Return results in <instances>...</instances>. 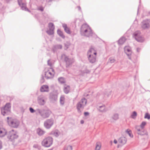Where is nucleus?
<instances>
[{
    "instance_id": "nucleus-1",
    "label": "nucleus",
    "mask_w": 150,
    "mask_h": 150,
    "mask_svg": "<svg viewBox=\"0 0 150 150\" xmlns=\"http://www.w3.org/2000/svg\"><path fill=\"white\" fill-rule=\"evenodd\" d=\"M81 34L87 37L96 38V35L92 31L91 28L86 24L82 25L80 30Z\"/></svg>"
},
{
    "instance_id": "nucleus-2",
    "label": "nucleus",
    "mask_w": 150,
    "mask_h": 150,
    "mask_svg": "<svg viewBox=\"0 0 150 150\" xmlns=\"http://www.w3.org/2000/svg\"><path fill=\"white\" fill-rule=\"evenodd\" d=\"M97 53L94 48H91L87 52L89 62L93 63L95 62L96 60V56Z\"/></svg>"
},
{
    "instance_id": "nucleus-3",
    "label": "nucleus",
    "mask_w": 150,
    "mask_h": 150,
    "mask_svg": "<svg viewBox=\"0 0 150 150\" xmlns=\"http://www.w3.org/2000/svg\"><path fill=\"white\" fill-rule=\"evenodd\" d=\"M87 100L84 98H82L81 100L76 105V108L79 113H81L86 106Z\"/></svg>"
},
{
    "instance_id": "nucleus-4",
    "label": "nucleus",
    "mask_w": 150,
    "mask_h": 150,
    "mask_svg": "<svg viewBox=\"0 0 150 150\" xmlns=\"http://www.w3.org/2000/svg\"><path fill=\"white\" fill-rule=\"evenodd\" d=\"M7 122L10 127L13 128H17L19 125V122L16 119H14L11 117H7Z\"/></svg>"
},
{
    "instance_id": "nucleus-5",
    "label": "nucleus",
    "mask_w": 150,
    "mask_h": 150,
    "mask_svg": "<svg viewBox=\"0 0 150 150\" xmlns=\"http://www.w3.org/2000/svg\"><path fill=\"white\" fill-rule=\"evenodd\" d=\"M18 137V135L16 131L12 129L7 134V138L10 141L13 142Z\"/></svg>"
},
{
    "instance_id": "nucleus-6",
    "label": "nucleus",
    "mask_w": 150,
    "mask_h": 150,
    "mask_svg": "<svg viewBox=\"0 0 150 150\" xmlns=\"http://www.w3.org/2000/svg\"><path fill=\"white\" fill-rule=\"evenodd\" d=\"M38 115L43 119L48 118L51 113V111L49 110L40 109L38 112Z\"/></svg>"
},
{
    "instance_id": "nucleus-7",
    "label": "nucleus",
    "mask_w": 150,
    "mask_h": 150,
    "mask_svg": "<svg viewBox=\"0 0 150 150\" xmlns=\"http://www.w3.org/2000/svg\"><path fill=\"white\" fill-rule=\"evenodd\" d=\"M11 105L9 103H6L5 106L1 109L2 114L4 115H7L10 113Z\"/></svg>"
},
{
    "instance_id": "nucleus-8",
    "label": "nucleus",
    "mask_w": 150,
    "mask_h": 150,
    "mask_svg": "<svg viewBox=\"0 0 150 150\" xmlns=\"http://www.w3.org/2000/svg\"><path fill=\"white\" fill-rule=\"evenodd\" d=\"M53 139L50 137H48L45 139L42 142V145L45 147H50L52 144Z\"/></svg>"
},
{
    "instance_id": "nucleus-9",
    "label": "nucleus",
    "mask_w": 150,
    "mask_h": 150,
    "mask_svg": "<svg viewBox=\"0 0 150 150\" xmlns=\"http://www.w3.org/2000/svg\"><path fill=\"white\" fill-rule=\"evenodd\" d=\"M133 37L138 42H142L144 41V37L141 35L140 32L137 31L134 32L133 35Z\"/></svg>"
},
{
    "instance_id": "nucleus-10",
    "label": "nucleus",
    "mask_w": 150,
    "mask_h": 150,
    "mask_svg": "<svg viewBox=\"0 0 150 150\" xmlns=\"http://www.w3.org/2000/svg\"><path fill=\"white\" fill-rule=\"evenodd\" d=\"M55 74L54 69L52 68H50L47 71L45 72V78L47 79L52 78Z\"/></svg>"
},
{
    "instance_id": "nucleus-11",
    "label": "nucleus",
    "mask_w": 150,
    "mask_h": 150,
    "mask_svg": "<svg viewBox=\"0 0 150 150\" xmlns=\"http://www.w3.org/2000/svg\"><path fill=\"white\" fill-rule=\"evenodd\" d=\"M18 4L22 10L30 12V11L27 7L26 3L24 0H18Z\"/></svg>"
},
{
    "instance_id": "nucleus-12",
    "label": "nucleus",
    "mask_w": 150,
    "mask_h": 150,
    "mask_svg": "<svg viewBox=\"0 0 150 150\" xmlns=\"http://www.w3.org/2000/svg\"><path fill=\"white\" fill-rule=\"evenodd\" d=\"M54 120L52 118L47 120L44 122V126L47 129H50L54 124Z\"/></svg>"
},
{
    "instance_id": "nucleus-13",
    "label": "nucleus",
    "mask_w": 150,
    "mask_h": 150,
    "mask_svg": "<svg viewBox=\"0 0 150 150\" xmlns=\"http://www.w3.org/2000/svg\"><path fill=\"white\" fill-rule=\"evenodd\" d=\"M61 57L62 58H64V61L66 63V66L67 67H69L74 62L73 59L68 58V57L66 56L65 54H62Z\"/></svg>"
},
{
    "instance_id": "nucleus-14",
    "label": "nucleus",
    "mask_w": 150,
    "mask_h": 150,
    "mask_svg": "<svg viewBox=\"0 0 150 150\" xmlns=\"http://www.w3.org/2000/svg\"><path fill=\"white\" fill-rule=\"evenodd\" d=\"M46 98L43 95L39 96L38 98V104L41 105L45 104L46 103Z\"/></svg>"
},
{
    "instance_id": "nucleus-15",
    "label": "nucleus",
    "mask_w": 150,
    "mask_h": 150,
    "mask_svg": "<svg viewBox=\"0 0 150 150\" xmlns=\"http://www.w3.org/2000/svg\"><path fill=\"white\" fill-rule=\"evenodd\" d=\"M124 50L125 52L127 55L128 59L130 60H131V55L132 52L131 47L128 46H125L124 48Z\"/></svg>"
},
{
    "instance_id": "nucleus-16",
    "label": "nucleus",
    "mask_w": 150,
    "mask_h": 150,
    "mask_svg": "<svg viewBox=\"0 0 150 150\" xmlns=\"http://www.w3.org/2000/svg\"><path fill=\"white\" fill-rule=\"evenodd\" d=\"M57 94L54 92H52L50 93L49 98L50 100L54 102L56 101L57 100Z\"/></svg>"
},
{
    "instance_id": "nucleus-17",
    "label": "nucleus",
    "mask_w": 150,
    "mask_h": 150,
    "mask_svg": "<svg viewBox=\"0 0 150 150\" xmlns=\"http://www.w3.org/2000/svg\"><path fill=\"white\" fill-rule=\"evenodd\" d=\"M142 27L144 29L148 28L149 26V23L148 21H144L141 24Z\"/></svg>"
},
{
    "instance_id": "nucleus-18",
    "label": "nucleus",
    "mask_w": 150,
    "mask_h": 150,
    "mask_svg": "<svg viewBox=\"0 0 150 150\" xmlns=\"http://www.w3.org/2000/svg\"><path fill=\"white\" fill-rule=\"evenodd\" d=\"M137 133L140 135H144L147 134L146 131L144 129L140 128L136 131Z\"/></svg>"
},
{
    "instance_id": "nucleus-19",
    "label": "nucleus",
    "mask_w": 150,
    "mask_h": 150,
    "mask_svg": "<svg viewBox=\"0 0 150 150\" xmlns=\"http://www.w3.org/2000/svg\"><path fill=\"white\" fill-rule=\"evenodd\" d=\"M97 109L100 112H105L107 110V108L104 105H102L98 106Z\"/></svg>"
},
{
    "instance_id": "nucleus-20",
    "label": "nucleus",
    "mask_w": 150,
    "mask_h": 150,
    "mask_svg": "<svg viewBox=\"0 0 150 150\" xmlns=\"http://www.w3.org/2000/svg\"><path fill=\"white\" fill-rule=\"evenodd\" d=\"M40 90L41 92H48L49 86L47 85H43L41 87Z\"/></svg>"
},
{
    "instance_id": "nucleus-21",
    "label": "nucleus",
    "mask_w": 150,
    "mask_h": 150,
    "mask_svg": "<svg viewBox=\"0 0 150 150\" xmlns=\"http://www.w3.org/2000/svg\"><path fill=\"white\" fill-rule=\"evenodd\" d=\"M62 48V46L61 45H56L53 46L52 50L54 52H56L57 50L61 49Z\"/></svg>"
},
{
    "instance_id": "nucleus-22",
    "label": "nucleus",
    "mask_w": 150,
    "mask_h": 150,
    "mask_svg": "<svg viewBox=\"0 0 150 150\" xmlns=\"http://www.w3.org/2000/svg\"><path fill=\"white\" fill-rule=\"evenodd\" d=\"M62 27L64 29V30L65 32L68 34H70L71 33L69 28L68 27L67 25L65 23H62Z\"/></svg>"
},
{
    "instance_id": "nucleus-23",
    "label": "nucleus",
    "mask_w": 150,
    "mask_h": 150,
    "mask_svg": "<svg viewBox=\"0 0 150 150\" xmlns=\"http://www.w3.org/2000/svg\"><path fill=\"white\" fill-rule=\"evenodd\" d=\"M7 134V131L4 128H0V137H3Z\"/></svg>"
},
{
    "instance_id": "nucleus-24",
    "label": "nucleus",
    "mask_w": 150,
    "mask_h": 150,
    "mask_svg": "<svg viewBox=\"0 0 150 150\" xmlns=\"http://www.w3.org/2000/svg\"><path fill=\"white\" fill-rule=\"evenodd\" d=\"M127 141V139L125 137H121L118 139V142L121 144H125Z\"/></svg>"
},
{
    "instance_id": "nucleus-25",
    "label": "nucleus",
    "mask_w": 150,
    "mask_h": 150,
    "mask_svg": "<svg viewBox=\"0 0 150 150\" xmlns=\"http://www.w3.org/2000/svg\"><path fill=\"white\" fill-rule=\"evenodd\" d=\"M37 133L39 135L41 136L43 135L45 133V132L41 129L38 128L37 129Z\"/></svg>"
},
{
    "instance_id": "nucleus-26",
    "label": "nucleus",
    "mask_w": 150,
    "mask_h": 150,
    "mask_svg": "<svg viewBox=\"0 0 150 150\" xmlns=\"http://www.w3.org/2000/svg\"><path fill=\"white\" fill-rule=\"evenodd\" d=\"M40 108H37L35 110H34L32 108L30 107L29 108V110L31 113L35 112L36 115H38V111H39Z\"/></svg>"
},
{
    "instance_id": "nucleus-27",
    "label": "nucleus",
    "mask_w": 150,
    "mask_h": 150,
    "mask_svg": "<svg viewBox=\"0 0 150 150\" xmlns=\"http://www.w3.org/2000/svg\"><path fill=\"white\" fill-rule=\"evenodd\" d=\"M126 39L125 37H122L118 40V43L119 45H122L123 44L125 41Z\"/></svg>"
},
{
    "instance_id": "nucleus-28",
    "label": "nucleus",
    "mask_w": 150,
    "mask_h": 150,
    "mask_svg": "<svg viewBox=\"0 0 150 150\" xmlns=\"http://www.w3.org/2000/svg\"><path fill=\"white\" fill-rule=\"evenodd\" d=\"M57 33L62 38L64 39L65 38V36L64 35L63 32L60 30L59 29L57 30Z\"/></svg>"
},
{
    "instance_id": "nucleus-29",
    "label": "nucleus",
    "mask_w": 150,
    "mask_h": 150,
    "mask_svg": "<svg viewBox=\"0 0 150 150\" xmlns=\"http://www.w3.org/2000/svg\"><path fill=\"white\" fill-rule=\"evenodd\" d=\"M48 27L49 28V29H50V30H54L55 28L54 24L52 23H49Z\"/></svg>"
},
{
    "instance_id": "nucleus-30",
    "label": "nucleus",
    "mask_w": 150,
    "mask_h": 150,
    "mask_svg": "<svg viewBox=\"0 0 150 150\" xmlns=\"http://www.w3.org/2000/svg\"><path fill=\"white\" fill-rule=\"evenodd\" d=\"M58 80V81L61 84L64 83L65 82L64 78L63 77L59 78Z\"/></svg>"
},
{
    "instance_id": "nucleus-31",
    "label": "nucleus",
    "mask_w": 150,
    "mask_h": 150,
    "mask_svg": "<svg viewBox=\"0 0 150 150\" xmlns=\"http://www.w3.org/2000/svg\"><path fill=\"white\" fill-rule=\"evenodd\" d=\"M137 115V112L135 111H134L132 112L130 117L131 118L134 119H135L136 118Z\"/></svg>"
},
{
    "instance_id": "nucleus-32",
    "label": "nucleus",
    "mask_w": 150,
    "mask_h": 150,
    "mask_svg": "<svg viewBox=\"0 0 150 150\" xmlns=\"http://www.w3.org/2000/svg\"><path fill=\"white\" fill-rule=\"evenodd\" d=\"M65 98L64 96H61L60 98V103L61 105H63L64 104Z\"/></svg>"
},
{
    "instance_id": "nucleus-33",
    "label": "nucleus",
    "mask_w": 150,
    "mask_h": 150,
    "mask_svg": "<svg viewBox=\"0 0 150 150\" xmlns=\"http://www.w3.org/2000/svg\"><path fill=\"white\" fill-rule=\"evenodd\" d=\"M70 90V88L69 86H65L64 87V92L66 93H68L69 91Z\"/></svg>"
},
{
    "instance_id": "nucleus-34",
    "label": "nucleus",
    "mask_w": 150,
    "mask_h": 150,
    "mask_svg": "<svg viewBox=\"0 0 150 150\" xmlns=\"http://www.w3.org/2000/svg\"><path fill=\"white\" fill-rule=\"evenodd\" d=\"M112 118L114 120H117L119 118V115L117 113L114 114L112 116Z\"/></svg>"
},
{
    "instance_id": "nucleus-35",
    "label": "nucleus",
    "mask_w": 150,
    "mask_h": 150,
    "mask_svg": "<svg viewBox=\"0 0 150 150\" xmlns=\"http://www.w3.org/2000/svg\"><path fill=\"white\" fill-rule=\"evenodd\" d=\"M126 132L131 137H133V135L132 134V131L131 130L127 129L126 130Z\"/></svg>"
},
{
    "instance_id": "nucleus-36",
    "label": "nucleus",
    "mask_w": 150,
    "mask_h": 150,
    "mask_svg": "<svg viewBox=\"0 0 150 150\" xmlns=\"http://www.w3.org/2000/svg\"><path fill=\"white\" fill-rule=\"evenodd\" d=\"M46 33L49 35H52L54 34V30L50 29H49V30H47L46 31Z\"/></svg>"
},
{
    "instance_id": "nucleus-37",
    "label": "nucleus",
    "mask_w": 150,
    "mask_h": 150,
    "mask_svg": "<svg viewBox=\"0 0 150 150\" xmlns=\"http://www.w3.org/2000/svg\"><path fill=\"white\" fill-rule=\"evenodd\" d=\"M72 147L71 146H66L64 148V150H72Z\"/></svg>"
},
{
    "instance_id": "nucleus-38",
    "label": "nucleus",
    "mask_w": 150,
    "mask_h": 150,
    "mask_svg": "<svg viewBox=\"0 0 150 150\" xmlns=\"http://www.w3.org/2000/svg\"><path fill=\"white\" fill-rule=\"evenodd\" d=\"M146 124V122H142L140 125L141 128H142V129H144V128Z\"/></svg>"
},
{
    "instance_id": "nucleus-39",
    "label": "nucleus",
    "mask_w": 150,
    "mask_h": 150,
    "mask_svg": "<svg viewBox=\"0 0 150 150\" xmlns=\"http://www.w3.org/2000/svg\"><path fill=\"white\" fill-rule=\"evenodd\" d=\"M115 61V60L114 58L113 57H110L109 59L108 62L112 63L114 62Z\"/></svg>"
},
{
    "instance_id": "nucleus-40",
    "label": "nucleus",
    "mask_w": 150,
    "mask_h": 150,
    "mask_svg": "<svg viewBox=\"0 0 150 150\" xmlns=\"http://www.w3.org/2000/svg\"><path fill=\"white\" fill-rule=\"evenodd\" d=\"M45 17V19H47V21H48V19L49 18V16L46 13H44L43 15Z\"/></svg>"
},
{
    "instance_id": "nucleus-41",
    "label": "nucleus",
    "mask_w": 150,
    "mask_h": 150,
    "mask_svg": "<svg viewBox=\"0 0 150 150\" xmlns=\"http://www.w3.org/2000/svg\"><path fill=\"white\" fill-rule=\"evenodd\" d=\"M144 118H147L148 119H150V115L148 113H146L145 115Z\"/></svg>"
},
{
    "instance_id": "nucleus-42",
    "label": "nucleus",
    "mask_w": 150,
    "mask_h": 150,
    "mask_svg": "<svg viewBox=\"0 0 150 150\" xmlns=\"http://www.w3.org/2000/svg\"><path fill=\"white\" fill-rule=\"evenodd\" d=\"M53 134L56 137H57L59 135V133L57 131H55L53 132Z\"/></svg>"
},
{
    "instance_id": "nucleus-43",
    "label": "nucleus",
    "mask_w": 150,
    "mask_h": 150,
    "mask_svg": "<svg viewBox=\"0 0 150 150\" xmlns=\"http://www.w3.org/2000/svg\"><path fill=\"white\" fill-rule=\"evenodd\" d=\"M100 148V146L97 143L96 144L95 148L96 150H99Z\"/></svg>"
},
{
    "instance_id": "nucleus-44",
    "label": "nucleus",
    "mask_w": 150,
    "mask_h": 150,
    "mask_svg": "<svg viewBox=\"0 0 150 150\" xmlns=\"http://www.w3.org/2000/svg\"><path fill=\"white\" fill-rule=\"evenodd\" d=\"M47 64L50 67H52V63L51 62L50 60H48L47 61Z\"/></svg>"
},
{
    "instance_id": "nucleus-45",
    "label": "nucleus",
    "mask_w": 150,
    "mask_h": 150,
    "mask_svg": "<svg viewBox=\"0 0 150 150\" xmlns=\"http://www.w3.org/2000/svg\"><path fill=\"white\" fill-rule=\"evenodd\" d=\"M38 10L41 11H42L44 10V8L42 6L39 7L38 8Z\"/></svg>"
},
{
    "instance_id": "nucleus-46",
    "label": "nucleus",
    "mask_w": 150,
    "mask_h": 150,
    "mask_svg": "<svg viewBox=\"0 0 150 150\" xmlns=\"http://www.w3.org/2000/svg\"><path fill=\"white\" fill-rule=\"evenodd\" d=\"M140 128H141L140 126H139V125H136L135 127V128L136 129V131L138 130V129H140Z\"/></svg>"
},
{
    "instance_id": "nucleus-47",
    "label": "nucleus",
    "mask_w": 150,
    "mask_h": 150,
    "mask_svg": "<svg viewBox=\"0 0 150 150\" xmlns=\"http://www.w3.org/2000/svg\"><path fill=\"white\" fill-rule=\"evenodd\" d=\"M40 81L42 83H43L44 81V78L43 76H42L41 79Z\"/></svg>"
},
{
    "instance_id": "nucleus-48",
    "label": "nucleus",
    "mask_w": 150,
    "mask_h": 150,
    "mask_svg": "<svg viewBox=\"0 0 150 150\" xmlns=\"http://www.w3.org/2000/svg\"><path fill=\"white\" fill-rule=\"evenodd\" d=\"M141 49L140 48L138 47L137 48V52H139L140 51Z\"/></svg>"
},
{
    "instance_id": "nucleus-49",
    "label": "nucleus",
    "mask_w": 150,
    "mask_h": 150,
    "mask_svg": "<svg viewBox=\"0 0 150 150\" xmlns=\"http://www.w3.org/2000/svg\"><path fill=\"white\" fill-rule=\"evenodd\" d=\"M89 112H85L84 113V115L85 116H87L88 115H89Z\"/></svg>"
},
{
    "instance_id": "nucleus-50",
    "label": "nucleus",
    "mask_w": 150,
    "mask_h": 150,
    "mask_svg": "<svg viewBox=\"0 0 150 150\" xmlns=\"http://www.w3.org/2000/svg\"><path fill=\"white\" fill-rule=\"evenodd\" d=\"M2 148V144L1 141L0 140V149Z\"/></svg>"
},
{
    "instance_id": "nucleus-51",
    "label": "nucleus",
    "mask_w": 150,
    "mask_h": 150,
    "mask_svg": "<svg viewBox=\"0 0 150 150\" xmlns=\"http://www.w3.org/2000/svg\"><path fill=\"white\" fill-rule=\"evenodd\" d=\"M64 45L65 47H66V49H67L68 48V45L66 44H65Z\"/></svg>"
},
{
    "instance_id": "nucleus-52",
    "label": "nucleus",
    "mask_w": 150,
    "mask_h": 150,
    "mask_svg": "<svg viewBox=\"0 0 150 150\" xmlns=\"http://www.w3.org/2000/svg\"><path fill=\"white\" fill-rule=\"evenodd\" d=\"M77 8L78 9V10L79 11H81V8L80 6H78Z\"/></svg>"
},
{
    "instance_id": "nucleus-53",
    "label": "nucleus",
    "mask_w": 150,
    "mask_h": 150,
    "mask_svg": "<svg viewBox=\"0 0 150 150\" xmlns=\"http://www.w3.org/2000/svg\"><path fill=\"white\" fill-rule=\"evenodd\" d=\"M114 142L115 144H116L117 143V141L115 139L114 141Z\"/></svg>"
},
{
    "instance_id": "nucleus-54",
    "label": "nucleus",
    "mask_w": 150,
    "mask_h": 150,
    "mask_svg": "<svg viewBox=\"0 0 150 150\" xmlns=\"http://www.w3.org/2000/svg\"><path fill=\"white\" fill-rule=\"evenodd\" d=\"M84 123V121L83 120H81V124H83Z\"/></svg>"
},
{
    "instance_id": "nucleus-55",
    "label": "nucleus",
    "mask_w": 150,
    "mask_h": 150,
    "mask_svg": "<svg viewBox=\"0 0 150 150\" xmlns=\"http://www.w3.org/2000/svg\"><path fill=\"white\" fill-rule=\"evenodd\" d=\"M11 0H6V1L8 2Z\"/></svg>"
},
{
    "instance_id": "nucleus-56",
    "label": "nucleus",
    "mask_w": 150,
    "mask_h": 150,
    "mask_svg": "<svg viewBox=\"0 0 150 150\" xmlns=\"http://www.w3.org/2000/svg\"><path fill=\"white\" fill-rule=\"evenodd\" d=\"M139 10V7H138V11Z\"/></svg>"
}]
</instances>
